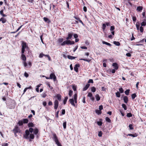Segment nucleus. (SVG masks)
Masks as SVG:
<instances>
[{"mask_svg": "<svg viewBox=\"0 0 146 146\" xmlns=\"http://www.w3.org/2000/svg\"><path fill=\"white\" fill-rule=\"evenodd\" d=\"M16 103L13 100H11L7 104V107L10 109H14L15 107Z\"/></svg>", "mask_w": 146, "mask_h": 146, "instance_id": "f257e3e1", "label": "nucleus"}, {"mask_svg": "<svg viewBox=\"0 0 146 146\" xmlns=\"http://www.w3.org/2000/svg\"><path fill=\"white\" fill-rule=\"evenodd\" d=\"M52 139L55 142L56 144L58 146H62L61 143L59 141L58 139L56 134L55 133H54L52 134Z\"/></svg>", "mask_w": 146, "mask_h": 146, "instance_id": "f03ea898", "label": "nucleus"}, {"mask_svg": "<svg viewBox=\"0 0 146 146\" xmlns=\"http://www.w3.org/2000/svg\"><path fill=\"white\" fill-rule=\"evenodd\" d=\"M13 132L18 133L19 132H20V129L18 126L16 125L13 129Z\"/></svg>", "mask_w": 146, "mask_h": 146, "instance_id": "7ed1b4c3", "label": "nucleus"}, {"mask_svg": "<svg viewBox=\"0 0 146 146\" xmlns=\"http://www.w3.org/2000/svg\"><path fill=\"white\" fill-rule=\"evenodd\" d=\"M25 134L23 136V137L24 138H25L27 139H28L29 138V131L26 130L25 131Z\"/></svg>", "mask_w": 146, "mask_h": 146, "instance_id": "20e7f679", "label": "nucleus"}, {"mask_svg": "<svg viewBox=\"0 0 146 146\" xmlns=\"http://www.w3.org/2000/svg\"><path fill=\"white\" fill-rule=\"evenodd\" d=\"M50 79H53L54 81H55L56 80V77L54 73H51L50 76Z\"/></svg>", "mask_w": 146, "mask_h": 146, "instance_id": "39448f33", "label": "nucleus"}, {"mask_svg": "<svg viewBox=\"0 0 146 146\" xmlns=\"http://www.w3.org/2000/svg\"><path fill=\"white\" fill-rule=\"evenodd\" d=\"M54 108L55 110H56L58 107L59 103L58 101L57 100H56L54 102Z\"/></svg>", "mask_w": 146, "mask_h": 146, "instance_id": "423d86ee", "label": "nucleus"}, {"mask_svg": "<svg viewBox=\"0 0 146 146\" xmlns=\"http://www.w3.org/2000/svg\"><path fill=\"white\" fill-rule=\"evenodd\" d=\"M72 32L68 33V37H67L66 38L67 40L71 39L73 36V34L72 33Z\"/></svg>", "mask_w": 146, "mask_h": 146, "instance_id": "0eeeda50", "label": "nucleus"}, {"mask_svg": "<svg viewBox=\"0 0 146 146\" xmlns=\"http://www.w3.org/2000/svg\"><path fill=\"white\" fill-rule=\"evenodd\" d=\"M80 66V64H76L74 67V69L75 71L77 72H78V68Z\"/></svg>", "mask_w": 146, "mask_h": 146, "instance_id": "6e6552de", "label": "nucleus"}, {"mask_svg": "<svg viewBox=\"0 0 146 146\" xmlns=\"http://www.w3.org/2000/svg\"><path fill=\"white\" fill-rule=\"evenodd\" d=\"M69 102H70L71 104L74 107H76V105H75L74 103V99H73V98H72L71 99H70L69 100Z\"/></svg>", "mask_w": 146, "mask_h": 146, "instance_id": "1a4fd4ad", "label": "nucleus"}, {"mask_svg": "<svg viewBox=\"0 0 146 146\" xmlns=\"http://www.w3.org/2000/svg\"><path fill=\"white\" fill-rule=\"evenodd\" d=\"M143 7L142 6H138L137 8V11L138 12H141L143 10Z\"/></svg>", "mask_w": 146, "mask_h": 146, "instance_id": "9d476101", "label": "nucleus"}, {"mask_svg": "<svg viewBox=\"0 0 146 146\" xmlns=\"http://www.w3.org/2000/svg\"><path fill=\"white\" fill-rule=\"evenodd\" d=\"M138 135L136 133H135L133 134H128L127 135V136H131L133 137H135L137 136Z\"/></svg>", "mask_w": 146, "mask_h": 146, "instance_id": "9b49d317", "label": "nucleus"}, {"mask_svg": "<svg viewBox=\"0 0 146 146\" xmlns=\"http://www.w3.org/2000/svg\"><path fill=\"white\" fill-rule=\"evenodd\" d=\"M112 66L114 67V68L115 70H117L118 68V67L117 64L116 63H113Z\"/></svg>", "mask_w": 146, "mask_h": 146, "instance_id": "f8f14e48", "label": "nucleus"}, {"mask_svg": "<svg viewBox=\"0 0 146 146\" xmlns=\"http://www.w3.org/2000/svg\"><path fill=\"white\" fill-rule=\"evenodd\" d=\"M90 84H87L83 88V90L85 91L89 87Z\"/></svg>", "mask_w": 146, "mask_h": 146, "instance_id": "ddd939ff", "label": "nucleus"}, {"mask_svg": "<svg viewBox=\"0 0 146 146\" xmlns=\"http://www.w3.org/2000/svg\"><path fill=\"white\" fill-rule=\"evenodd\" d=\"M21 58L23 61H25L26 60V56L24 54H21Z\"/></svg>", "mask_w": 146, "mask_h": 146, "instance_id": "4468645a", "label": "nucleus"}, {"mask_svg": "<svg viewBox=\"0 0 146 146\" xmlns=\"http://www.w3.org/2000/svg\"><path fill=\"white\" fill-rule=\"evenodd\" d=\"M43 19L45 22L48 23H49L50 22V20L47 18L44 17L43 18Z\"/></svg>", "mask_w": 146, "mask_h": 146, "instance_id": "2eb2a0df", "label": "nucleus"}, {"mask_svg": "<svg viewBox=\"0 0 146 146\" xmlns=\"http://www.w3.org/2000/svg\"><path fill=\"white\" fill-rule=\"evenodd\" d=\"M6 19L3 17H1L0 19V21H1L3 23H5L6 22Z\"/></svg>", "mask_w": 146, "mask_h": 146, "instance_id": "dca6fc26", "label": "nucleus"}, {"mask_svg": "<svg viewBox=\"0 0 146 146\" xmlns=\"http://www.w3.org/2000/svg\"><path fill=\"white\" fill-rule=\"evenodd\" d=\"M74 44V41H71L68 40H67V45H72Z\"/></svg>", "mask_w": 146, "mask_h": 146, "instance_id": "f3484780", "label": "nucleus"}, {"mask_svg": "<svg viewBox=\"0 0 146 146\" xmlns=\"http://www.w3.org/2000/svg\"><path fill=\"white\" fill-rule=\"evenodd\" d=\"M123 100L124 102L125 103H127L128 102V97L127 96H124L123 97Z\"/></svg>", "mask_w": 146, "mask_h": 146, "instance_id": "a211bd4d", "label": "nucleus"}, {"mask_svg": "<svg viewBox=\"0 0 146 146\" xmlns=\"http://www.w3.org/2000/svg\"><path fill=\"white\" fill-rule=\"evenodd\" d=\"M74 103L75 102V103H77V95L76 94H74Z\"/></svg>", "mask_w": 146, "mask_h": 146, "instance_id": "6ab92c4d", "label": "nucleus"}, {"mask_svg": "<svg viewBox=\"0 0 146 146\" xmlns=\"http://www.w3.org/2000/svg\"><path fill=\"white\" fill-rule=\"evenodd\" d=\"M56 97L57 98V99L59 101H61V96L60 94H57L56 95Z\"/></svg>", "mask_w": 146, "mask_h": 146, "instance_id": "aec40b11", "label": "nucleus"}, {"mask_svg": "<svg viewBox=\"0 0 146 146\" xmlns=\"http://www.w3.org/2000/svg\"><path fill=\"white\" fill-rule=\"evenodd\" d=\"M22 48H26L27 46L26 42H23L22 44Z\"/></svg>", "mask_w": 146, "mask_h": 146, "instance_id": "412c9836", "label": "nucleus"}, {"mask_svg": "<svg viewBox=\"0 0 146 146\" xmlns=\"http://www.w3.org/2000/svg\"><path fill=\"white\" fill-rule=\"evenodd\" d=\"M67 57L70 60H73L76 58V57L73 56H72L69 55H68L67 56Z\"/></svg>", "mask_w": 146, "mask_h": 146, "instance_id": "4be33fe9", "label": "nucleus"}, {"mask_svg": "<svg viewBox=\"0 0 146 146\" xmlns=\"http://www.w3.org/2000/svg\"><path fill=\"white\" fill-rule=\"evenodd\" d=\"M95 97L97 101H98L100 100V97L98 94H96Z\"/></svg>", "mask_w": 146, "mask_h": 146, "instance_id": "5701e85b", "label": "nucleus"}, {"mask_svg": "<svg viewBox=\"0 0 146 146\" xmlns=\"http://www.w3.org/2000/svg\"><path fill=\"white\" fill-rule=\"evenodd\" d=\"M38 129L36 128L34 129L33 133L35 135H36L38 133Z\"/></svg>", "mask_w": 146, "mask_h": 146, "instance_id": "b1692460", "label": "nucleus"}, {"mask_svg": "<svg viewBox=\"0 0 146 146\" xmlns=\"http://www.w3.org/2000/svg\"><path fill=\"white\" fill-rule=\"evenodd\" d=\"M102 43L104 44H106L109 46H111V44L110 43L106 42L105 41H102Z\"/></svg>", "mask_w": 146, "mask_h": 146, "instance_id": "393cba45", "label": "nucleus"}, {"mask_svg": "<svg viewBox=\"0 0 146 146\" xmlns=\"http://www.w3.org/2000/svg\"><path fill=\"white\" fill-rule=\"evenodd\" d=\"M105 119L107 122L110 123L111 122V120L108 117H106L105 118Z\"/></svg>", "mask_w": 146, "mask_h": 146, "instance_id": "a878e982", "label": "nucleus"}, {"mask_svg": "<svg viewBox=\"0 0 146 146\" xmlns=\"http://www.w3.org/2000/svg\"><path fill=\"white\" fill-rule=\"evenodd\" d=\"M113 43L114 44L117 46H119L120 44V43L119 42L114 41L113 42Z\"/></svg>", "mask_w": 146, "mask_h": 146, "instance_id": "bb28decb", "label": "nucleus"}, {"mask_svg": "<svg viewBox=\"0 0 146 146\" xmlns=\"http://www.w3.org/2000/svg\"><path fill=\"white\" fill-rule=\"evenodd\" d=\"M23 122L24 123H28L29 120L27 119H24L23 120Z\"/></svg>", "mask_w": 146, "mask_h": 146, "instance_id": "cd10ccee", "label": "nucleus"}, {"mask_svg": "<svg viewBox=\"0 0 146 146\" xmlns=\"http://www.w3.org/2000/svg\"><path fill=\"white\" fill-rule=\"evenodd\" d=\"M106 28V24L105 23L103 24L102 27V29L104 31L105 30Z\"/></svg>", "mask_w": 146, "mask_h": 146, "instance_id": "c85d7f7f", "label": "nucleus"}, {"mask_svg": "<svg viewBox=\"0 0 146 146\" xmlns=\"http://www.w3.org/2000/svg\"><path fill=\"white\" fill-rule=\"evenodd\" d=\"M18 124H19V126H21L23 125V121L22 120L19 121Z\"/></svg>", "mask_w": 146, "mask_h": 146, "instance_id": "c756f323", "label": "nucleus"}, {"mask_svg": "<svg viewBox=\"0 0 146 146\" xmlns=\"http://www.w3.org/2000/svg\"><path fill=\"white\" fill-rule=\"evenodd\" d=\"M80 60H83L84 61L88 62H90L91 60V59H84V58H81V59H80Z\"/></svg>", "mask_w": 146, "mask_h": 146, "instance_id": "7c9ffc66", "label": "nucleus"}, {"mask_svg": "<svg viewBox=\"0 0 146 146\" xmlns=\"http://www.w3.org/2000/svg\"><path fill=\"white\" fill-rule=\"evenodd\" d=\"M68 99V97L67 96H66L65 97L64 100L63 101V103L64 104H65L66 103V102L67 101V100Z\"/></svg>", "mask_w": 146, "mask_h": 146, "instance_id": "2f4dec72", "label": "nucleus"}, {"mask_svg": "<svg viewBox=\"0 0 146 146\" xmlns=\"http://www.w3.org/2000/svg\"><path fill=\"white\" fill-rule=\"evenodd\" d=\"M28 126L29 127H33L34 126V124L32 122L29 123L28 124Z\"/></svg>", "mask_w": 146, "mask_h": 146, "instance_id": "473e14b6", "label": "nucleus"}, {"mask_svg": "<svg viewBox=\"0 0 146 146\" xmlns=\"http://www.w3.org/2000/svg\"><path fill=\"white\" fill-rule=\"evenodd\" d=\"M122 106L124 110H127V108L126 106L125 105V104H122Z\"/></svg>", "mask_w": 146, "mask_h": 146, "instance_id": "72a5a7b5", "label": "nucleus"}, {"mask_svg": "<svg viewBox=\"0 0 146 146\" xmlns=\"http://www.w3.org/2000/svg\"><path fill=\"white\" fill-rule=\"evenodd\" d=\"M129 91L130 90L129 89L125 91V93L126 95H128L129 94Z\"/></svg>", "mask_w": 146, "mask_h": 146, "instance_id": "f704fd0d", "label": "nucleus"}, {"mask_svg": "<svg viewBox=\"0 0 146 146\" xmlns=\"http://www.w3.org/2000/svg\"><path fill=\"white\" fill-rule=\"evenodd\" d=\"M73 94V91L72 90H70L69 92L68 95L70 97H71Z\"/></svg>", "mask_w": 146, "mask_h": 146, "instance_id": "c9c22d12", "label": "nucleus"}, {"mask_svg": "<svg viewBox=\"0 0 146 146\" xmlns=\"http://www.w3.org/2000/svg\"><path fill=\"white\" fill-rule=\"evenodd\" d=\"M115 94L116 96L118 98H119L121 96L120 93L118 92H116L115 93Z\"/></svg>", "mask_w": 146, "mask_h": 146, "instance_id": "e433bc0d", "label": "nucleus"}, {"mask_svg": "<svg viewBox=\"0 0 146 146\" xmlns=\"http://www.w3.org/2000/svg\"><path fill=\"white\" fill-rule=\"evenodd\" d=\"M141 25L142 26H144L146 25V21H143L141 23Z\"/></svg>", "mask_w": 146, "mask_h": 146, "instance_id": "4c0bfd02", "label": "nucleus"}, {"mask_svg": "<svg viewBox=\"0 0 146 146\" xmlns=\"http://www.w3.org/2000/svg\"><path fill=\"white\" fill-rule=\"evenodd\" d=\"M64 40V39L63 38H60L58 39V41L59 43H61Z\"/></svg>", "mask_w": 146, "mask_h": 146, "instance_id": "58836bf2", "label": "nucleus"}, {"mask_svg": "<svg viewBox=\"0 0 146 146\" xmlns=\"http://www.w3.org/2000/svg\"><path fill=\"white\" fill-rule=\"evenodd\" d=\"M136 96V94L135 93L131 95L132 98L134 99Z\"/></svg>", "mask_w": 146, "mask_h": 146, "instance_id": "ea45409f", "label": "nucleus"}, {"mask_svg": "<svg viewBox=\"0 0 146 146\" xmlns=\"http://www.w3.org/2000/svg\"><path fill=\"white\" fill-rule=\"evenodd\" d=\"M133 21L134 23H135L136 20V18L135 16H133L132 17Z\"/></svg>", "mask_w": 146, "mask_h": 146, "instance_id": "a19ab883", "label": "nucleus"}, {"mask_svg": "<svg viewBox=\"0 0 146 146\" xmlns=\"http://www.w3.org/2000/svg\"><path fill=\"white\" fill-rule=\"evenodd\" d=\"M96 90V88L94 87H92L91 88V91L93 92H94Z\"/></svg>", "mask_w": 146, "mask_h": 146, "instance_id": "79ce46f5", "label": "nucleus"}, {"mask_svg": "<svg viewBox=\"0 0 146 146\" xmlns=\"http://www.w3.org/2000/svg\"><path fill=\"white\" fill-rule=\"evenodd\" d=\"M132 116V114L131 113H128L127 115V116L128 117H130Z\"/></svg>", "mask_w": 146, "mask_h": 146, "instance_id": "37998d69", "label": "nucleus"}, {"mask_svg": "<svg viewBox=\"0 0 146 146\" xmlns=\"http://www.w3.org/2000/svg\"><path fill=\"white\" fill-rule=\"evenodd\" d=\"M30 137L31 139H33L34 138V135L33 134H31L30 135Z\"/></svg>", "mask_w": 146, "mask_h": 146, "instance_id": "c03bdc74", "label": "nucleus"}, {"mask_svg": "<svg viewBox=\"0 0 146 146\" xmlns=\"http://www.w3.org/2000/svg\"><path fill=\"white\" fill-rule=\"evenodd\" d=\"M44 54L43 53H41L39 54V57L41 58L43 57V56H44Z\"/></svg>", "mask_w": 146, "mask_h": 146, "instance_id": "a18cd8bd", "label": "nucleus"}, {"mask_svg": "<svg viewBox=\"0 0 146 146\" xmlns=\"http://www.w3.org/2000/svg\"><path fill=\"white\" fill-rule=\"evenodd\" d=\"M129 129L130 130H132L133 129V126L132 124H129Z\"/></svg>", "mask_w": 146, "mask_h": 146, "instance_id": "49530a36", "label": "nucleus"}, {"mask_svg": "<svg viewBox=\"0 0 146 146\" xmlns=\"http://www.w3.org/2000/svg\"><path fill=\"white\" fill-rule=\"evenodd\" d=\"M66 122L65 121L63 123V127L64 128V129H65L66 128Z\"/></svg>", "mask_w": 146, "mask_h": 146, "instance_id": "de8ad7c7", "label": "nucleus"}, {"mask_svg": "<svg viewBox=\"0 0 146 146\" xmlns=\"http://www.w3.org/2000/svg\"><path fill=\"white\" fill-rule=\"evenodd\" d=\"M41 96L42 98H45L46 97L47 95L45 93H43L42 94H41Z\"/></svg>", "mask_w": 146, "mask_h": 146, "instance_id": "09e8293b", "label": "nucleus"}, {"mask_svg": "<svg viewBox=\"0 0 146 146\" xmlns=\"http://www.w3.org/2000/svg\"><path fill=\"white\" fill-rule=\"evenodd\" d=\"M96 113H98V114L99 115L101 113V111L98 110H97L96 111Z\"/></svg>", "mask_w": 146, "mask_h": 146, "instance_id": "8fccbe9b", "label": "nucleus"}, {"mask_svg": "<svg viewBox=\"0 0 146 146\" xmlns=\"http://www.w3.org/2000/svg\"><path fill=\"white\" fill-rule=\"evenodd\" d=\"M87 96H88V97H89L90 98L91 97H92L93 96V95H92V93H91L90 92H89L88 93Z\"/></svg>", "mask_w": 146, "mask_h": 146, "instance_id": "3c124183", "label": "nucleus"}, {"mask_svg": "<svg viewBox=\"0 0 146 146\" xmlns=\"http://www.w3.org/2000/svg\"><path fill=\"white\" fill-rule=\"evenodd\" d=\"M97 123L98 125L101 126L102 125V122L99 121H98L97 122Z\"/></svg>", "mask_w": 146, "mask_h": 146, "instance_id": "603ef678", "label": "nucleus"}, {"mask_svg": "<svg viewBox=\"0 0 146 146\" xmlns=\"http://www.w3.org/2000/svg\"><path fill=\"white\" fill-rule=\"evenodd\" d=\"M23 63L24 66L25 67H26L27 66V64L25 61H24V62H23Z\"/></svg>", "mask_w": 146, "mask_h": 146, "instance_id": "864d4df0", "label": "nucleus"}, {"mask_svg": "<svg viewBox=\"0 0 146 146\" xmlns=\"http://www.w3.org/2000/svg\"><path fill=\"white\" fill-rule=\"evenodd\" d=\"M34 130L32 128H30L29 129V132H30L31 133H32L33 131Z\"/></svg>", "mask_w": 146, "mask_h": 146, "instance_id": "5fc2aeb1", "label": "nucleus"}, {"mask_svg": "<svg viewBox=\"0 0 146 146\" xmlns=\"http://www.w3.org/2000/svg\"><path fill=\"white\" fill-rule=\"evenodd\" d=\"M102 132L101 131H100L98 133V136L99 137H102Z\"/></svg>", "mask_w": 146, "mask_h": 146, "instance_id": "6e6d98bb", "label": "nucleus"}, {"mask_svg": "<svg viewBox=\"0 0 146 146\" xmlns=\"http://www.w3.org/2000/svg\"><path fill=\"white\" fill-rule=\"evenodd\" d=\"M119 90L121 93H122L123 92V90L122 88H120L119 89Z\"/></svg>", "mask_w": 146, "mask_h": 146, "instance_id": "4d7b16f0", "label": "nucleus"}, {"mask_svg": "<svg viewBox=\"0 0 146 146\" xmlns=\"http://www.w3.org/2000/svg\"><path fill=\"white\" fill-rule=\"evenodd\" d=\"M139 30L142 33L143 32V28L142 27V26L140 27Z\"/></svg>", "mask_w": 146, "mask_h": 146, "instance_id": "13d9d810", "label": "nucleus"}, {"mask_svg": "<svg viewBox=\"0 0 146 146\" xmlns=\"http://www.w3.org/2000/svg\"><path fill=\"white\" fill-rule=\"evenodd\" d=\"M115 29L114 27L113 26H111L110 27V30L111 31H113Z\"/></svg>", "mask_w": 146, "mask_h": 146, "instance_id": "bf43d9fd", "label": "nucleus"}, {"mask_svg": "<svg viewBox=\"0 0 146 146\" xmlns=\"http://www.w3.org/2000/svg\"><path fill=\"white\" fill-rule=\"evenodd\" d=\"M47 85L50 88V90H52L53 89V87L50 86V85L49 83L47 84Z\"/></svg>", "mask_w": 146, "mask_h": 146, "instance_id": "052dcab7", "label": "nucleus"}, {"mask_svg": "<svg viewBox=\"0 0 146 146\" xmlns=\"http://www.w3.org/2000/svg\"><path fill=\"white\" fill-rule=\"evenodd\" d=\"M73 35L74 36V38H77L78 37V35L76 34H75L74 35L73 34Z\"/></svg>", "mask_w": 146, "mask_h": 146, "instance_id": "680f3d73", "label": "nucleus"}, {"mask_svg": "<svg viewBox=\"0 0 146 146\" xmlns=\"http://www.w3.org/2000/svg\"><path fill=\"white\" fill-rule=\"evenodd\" d=\"M85 98H86V97L85 96H84L83 97L82 102L84 103H86V102L85 101Z\"/></svg>", "mask_w": 146, "mask_h": 146, "instance_id": "e2e57ef3", "label": "nucleus"}, {"mask_svg": "<svg viewBox=\"0 0 146 146\" xmlns=\"http://www.w3.org/2000/svg\"><path fill=\"white\" fill-rule=\"evenodd\" d=\"M88 83H93V81L92 79H89L88 82Z\"/></svg>", "mask_w": 146, "mask_h": 146, "instance_id": "0e129e2a", "label": "nucleus"}, {"mask_svg": "<svg viewBox=\"0 0 146 146\" xmlns=\"http://www.w3.org/2000/svg\"><path fill=\"white\" fill-rule=\"evenodd\" d=\"M72 88L74 91L76 90V87L74 85L72 86Z\"/></svg>", "mask_w": 146, "mask_h": 146, "instance_id": "69168bd1", "label": "nucleus"}, {"mask_svg": "<svg viewBox=\"0 0 146 146\" xmlns=\"http://www.w3.org/2000/svg\"><path fill=\"white\" fill-rule=\"evenodd\" d=\"M74 18L75 19L78 21L80 19V18L78 17L74 16Z\"/></svg>", "mask_w": 146, "mask_h": 146, "instance_id": "338daca9", "label": "nucleus"}, {"mask_svg": "<svg viewBox=\"0 0 146 146\" xmlns=\"http://www.w3.org/2000/svg\"><path fill=\"white\" fill-rule=\"evenodd\" d=\"M24 76L26 78H27L29 76V74L25 72L24 73Z\"/></svg>", "mask_w": 146, "mask_h": 146, "instance_id": "774afa93", "label": "nucleus"}]
</instances>
